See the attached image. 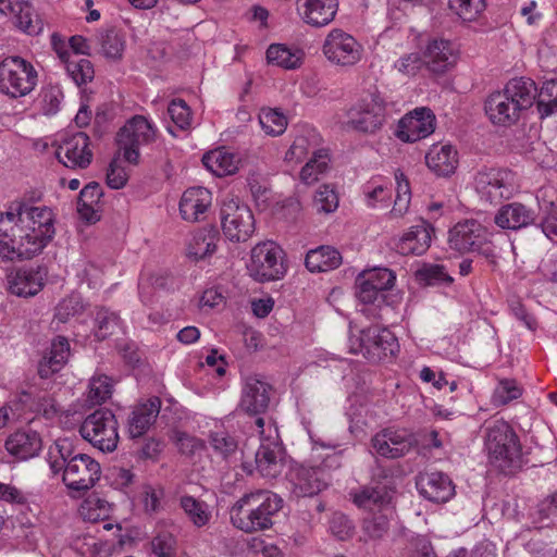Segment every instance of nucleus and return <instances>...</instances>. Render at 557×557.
Masks as SVG:
<instances>
[{"label":"nucleus","instance_id":"29","mask_svg":"<svg viewBox=\"0 0 557 557\" xmlns=\"http://www.w3.org/2000/svg\"><path fill=\"white\" fill-rule=\"evenodd\" d=\"M536 213L521 202L503 206L494 216L497 226L504 230H520L534 223Z\"/></svg>","mask_w":557,"mask_h":557},{"label":"nucleus","instance_id":"26","mask_svg":"<svg viewBox=\"0 0 557 557\" xmlns=\"http://www.w3.org/2000/svg\"><path fill=\"white\" fill-rule=\"evenodd\" d=\"M420 494L434 503H445L449 500L454 493L455 486L449 476L443 472L423 473L417 481Z\"/></svg>","mask_w":557,"mask_h":557},{"label":"nucleus","instance_id":"47","mask_svg":"<svg viewBox=\"0 0 557 557\" xmlns=\"http://www.w3.org/2000/svg\"><path fill=\"white\" fill-rule=\"evenodd\" d=\"M338 195L331 185H322L314 194L313 208L318 213L330 214L338 208Z\"/></svg>","mask_w":557,"mask_h":557},{"label":"nucleus","instance_id":"50","mask_svg":"<svg viewBox=\"0 0 557 557\" xmlns=\"http://www.w3.org/2000/svg\"><path fill=\"white\" fill-rule=\"evenodd\" d=\"M388 517L382 510L363 519L362 530L371 540L382 539L388 532Z\"/></svg>","mask_w":557,"mask_h":557},{"label":"nucleus","instance_id":"31","mask_svg":"<svg viewBox=\"0 0 557 557\" xmlns=\"http://www.w3.org/2000/svg\"><path fill=\"white\" fill-rule=\"evenodd\" d=\"M4 446L10 455L27 460L39 454L42 443L36 431L18 430L7 438Z\"/></svg>","mask_w":557,"mask_h":557},{"label":"nucleus","instance_id":"27","mask_svg":"<svg viewBox=\"0 0 557 557\" xmlns=\"http://www.w3.org/2000/svg\"><path fill=\"white\" fill-rule=\"evenodd\" d=\"M433 231L432 225L422 220L420 224L412 226L397 239L394 247L403 256H420L430 247Z\"/></svg>","mask_w":557,"mask_h":557},{"label":"nucleus","instance_id":"21","mask_svg":"<svg viewBox=\"0 0 557 557\" xmlns=\"http://www.w3.org/2000/svg\"><path fill=\"white\" fill-rule=\"evenodd\" d=\"M486 238V230L475 220L457 223L450 231L448 243L459 252L474 251Z\"/></svg>","mask_w":557,"mask_h":557},{"label":"nucleus","instance_id":"42","mask_svg":"<svg viewBox=\"0 0 557 557\" xmlns=\"http://www.w3.org/2000/svg\"><path fill=\"white\" fill-rule=\"evenodd\" d=\"M97 42L101 48L102 54L107 59L120 60L123 55L125 41L116 30L109 29L100 32L97 35Z\"/></svg>","mask_w":557,"mask_h":557},{"label":"nucleus","instance_id":"28","mask_svg":"<svg viewBox=\"0 0 557 557\" xmlns=\"http://www.w3.org/2000/svg\"><path fill=\"white\" fill-rule=\"evenodd\" d=\"M161 409V399L157 396L137 405L128 417V433L132 438L143 436L156 422Z\"/></svg>","mask_w":557,"mask_h":557},{"label":"nucleus","instance_id":"61","mask_svg":"<svg viewBox=\"0 0 557 557\" xmlns=\"http://www.w3.org/2000/svg\"><path fill=\"white\" fill-rule=\"evenodd\" d=\"M42 111L46 115H53L60 110L63 92L59 86H48L41 91Z\"/></svg>","mask_w":557,"mask_h":557},{"label":"nucleus","instance_id":"41","mask_svg":"<svg viewBox=\"0 0 557 557\" xmlns=\"http://www.w3.org/2000/svg\"><path fill=\"white\" fill-rule=\"evenodd\" d=\"M5 15L11 17L16 27L27 34H36L39 29L33 23L32 7L27 1L13 0Z\"/></svg>","mask_w":557,"mask_h":557},{"label":"nucleus","instance_id":"8","mask_svg":"<svg viewBox=\"0 0 557 557\" xmlns=\"http://www.w3.org/2000/svg\"><path fill=\"white\" fill-rule=\"evenodd\" d=\"M474 188L481 199L498 203L512 195L515 173L508 169L484 168L474 176Z\"/></svg>","mask_w":557,"mask_h":557},{"label":"nucleus","instance_id":"37","mask_svg":"<svg viewBox=\"0 0 557 557\" xmlns=\"http://www.w3.org/2000/svg\"><path fill=\"white\" fill-rule=\"evenodd\" d=\"M219 239V232L214 227L196 232L188 244L187 256L198 261L213 255Z\"/></svg>","mask_w":557,"mask_h":557},{"label":"nucleus","instance_id":"2","mask_svg":"<svg viewBox=\"0 0 557 557\" xmlns=\"http://www.w3.org/2000/svg\"><path fill=\"white\" fill-rule=\"evenodd\" d=\"M283 504V498L271 491L246 493L233 505L231 521L245 533L265 531L272 528Z\"/></svg>","mask_w":557,"mask_h":557},{"label":"nucleus","instance_id":"38","mask_svg":"<svg viewBox=\"0 0 557 557\" xmlns=\"http://www.w3.org/2000/svg\"><path fill=\"white\" fill-rule=\"evenodd\" d=\"M321 137L313 128H304L298 135H296L292 146L285 153V160L287 161H302L310 151L312 153L318 151Z\"/></svg>","mask_w":557,"mask_h":557},{"label":"nucleus","instance_id":"64","mask_svg":"<svg viewBox=\"0 0 557 557\" xmlns=\"http://www.w3.org/2000/svg\"><path fill=\"white\" fill-rule=\"evenodd\" d=\"M109 504L107 500L97 496H90L82 506V515L89 520H98L101 515L108 512Z\"/></svg>","mask_w":557,"mask_h":557},{"label":"nucleus","instance_id":"32","mask_svg":"<svg viewBox=\"0 0 557 557\" xmlns=\"http://www.w3.org/2000/svg\"><path fill=\"white\" fill-rule=\"evenodd\" d=\"M425 162L437 176L448 177L458 166V152L451 145H433L425 156Z\"/></svg>","mask_w":557,"mask_h":557},{"label":"nucleus","instance_id":"46","mask_svg":"<svg viewBox=\"0 0 557 557\" xmlns=\"http://www.w3.org/2000/svg\"><path fill=\"white\" fill-rule=\"evenodd\" d=\"M64 64L69 76L76 85L81 86L94 79L95 71L89 60L72 57L71 59L67 58Z\"/></svg>","mask_w":557,"mask_h":557},{"label":"nucleus","instance_id":"20","mask_svg":"<svg viewBox=\"0 0 557 557\" xmlns=\"http://www.w3.org/2000/svg\"><path fill=\"white\" fill-rule=\"evenodd\" d=\"M398 137L414 143L431 135L435 129V115L428 108H418L400 120Z\"/></svg>","mask_w":557,"mask_h":557},{"label":"nucleus","instance_id":"35","mask_svg":"<svg viewBox=\"0 0 557 557\" xmlns=\"http://www.w3.org/2000/svg\"><path fill=\"white\" fill-rule=\"evenodd\" d=\"M102 195V188L97 182L88 183L81 190L77 201V212L84 221L95 223L100 220L99 202Z\"/></svg>","mask_w":557,"mask_h":557},{"label":"nucleus","instance_id":"60","mask_svg":"<svg viewBox=\"0 0 557 557\" xmlns=\"http://www.w3.org/2000/svg\"><path fill=\"white\" fill-rule=\"evenodd\" d=\"M171 120L181 129H186L190 126L191 114L187 103L182 99L173 100L168 108Z\"/></svg>","mask_w":557,"mask_h":557},{"label":"nucleus","instance_id":"44","mask_svg":"<svg viewBox=\"0 0 557 557\" xmlns=\"http://www.w3.org/2000/svg\"><path fill=\"white\" fill-rule=\"evenodd\" d=\"M537 111L541 119L557 112V79L545 82L537 90Z\"/></svg>","mask_w":557,"mask_h":557},{"label":"nucleus","instance_id":"62","mask_svg":"<svg viewBox=\"0 0 557 557\" xmlns=\"http://www.w3.org/2000/svg\"><path fill=\"white\" fill-rule=\"evenodd\" d=\"M422 66H425L423 55L421 57L418 52L407 53L399 58L394 64V67L398 72L410 76L416 75Z\"/></svg>","mask_w":557,"mask_h":557},{"label":"nucleus","instance_id":"18","mask_svg":"<svg viewBox=\"0 0 557 557\" xmlns=\"http://www.w3.org/2000/svg\"><path fill=\"white\" fill-rule=\"evenodd\" d=\"M55 157L67 168H87L92 159L88 135L83 132H77L70 138L63 140L55 150Z\"/></svg>","mask_w":557,"mask_h":557},{"label":"nucleus","instance_id":"63","mask_svg":"<svg viewBox=\"0 0 557 557\" xmlns=\"http://www.w3.org/2000/svg\"><path fill=\"white\" fill-rule=\"evenodd\" d=\"M356 296L364 305H374L376 301H384L385 295L370 285L360 276L356 280Z\"/></svg>","mask_w":557,"mask_h":557},{"label":"nucleus","instance_id":"43","mask_svg":"<svg viewBox=\"0 0 557 557\" xmlns=\"http://www.w3.org/2000/svg\"><path fill=\"white\" fill-rule=\"evenodd\" d=\"M121 320L116 312L107 308H100L95 317V336L103 341L120 329Z\"/></svg>","mask_w":557,"mask_h":557},{"label":"nucleus","instance_id":"30","mask_svg":"<svg viewBox=\"0 0 557 557\" xmlns=\"http://www.w3.org/2000/svg\"><path fill=\"white\" fill-rule=\"evenodd\" d=\"M392 494L393 490L387 481H377L373 478L369 485L354 494V503L364 509L382 510L389 504Z\"/></svg>","mask_w":557,"mask_h":557},{"label":"nucleus","instance_id":"25","mask_svg":"<svg viewBox=\"0 0 557 557\" xmlns=\"http://www.w3.org/2000/svg\"><path fill=\"white\" fill-rule=\"evenodd\" d=\"M338 10V0H298L297 11L301 20L313 27L330 24Z\"/></svg>","mask_w":557,"mask_h":557},{"label":"nucleus","instance_id":"58","mask_svg":"<svg viewBox=\"0 0 557 557\" xmlns=\"http://www.w3.org/2000/svg\"><path fill=\"white\" fill-rule=\"evenodd\" d=\"M164 491L161 487H153L146 484L143 486L141 498L145 512L148 515L158 513L162 509Z\"/></svg>","mask_w":557,"mask_h":557},{"label":"nucleus","instance_id":"11","mask_svg":"<svg viewBox=\"0 0 557 557\" xmlns=\"http://www.w3.org/2000/svg\"><path fill=\"white\" fill-rule=\"evenodd\" d=\"M282 249L273 242H264L251 249L248 271L258 282L278 280L285 273Z\"/></svg>","mask_w":557,"mask_h":557},{"label":"nucleus","instance_id":"17","mask_svg":"<svg viewBox=\"0 0 557 557\" xmlns=\"http://www.w3.org/2000/svg\"><path fill=\"white\" fill-rule=\"evenodd\" d=\"M458 49L454 42L444 38H433L423 50L425 67L434 74H444L457 63Z\"/></svg>","mask_w":557,"mask_h":557},{"label":"nucleus","instance_id":"5","mask_svg":"<svg viewBox=\"0 0 557 557\" xmlns=\"http://www.w3.org/2000/svg\"><path fill=\"white\" fill-rule=\"evenodd\" d=\"M349 351L361 354L368 361L377 363L391 359L399 351L397 337L387 327L371 325L349 338Z\"/></svg>","mask_w":557,"mask_h":557},{"label":"nucleus","instance_id":"55","mask_svg":"<svg viewBox=\"0 0 557 557\" xmlns=\"http://www.w3.org/2000/svg\"><path fill=\"white\" fill-rule=\"evenodd\" d=\"M259 122L264 132L272 136L281 135L287 126L286 117L276 110L271 109L261 112Z\"/></svg>","mask_w":557,"mask_h":557},{"label":"nucleus","instance_id":"52","mask_svg":"<svg viewBox=\"0 0 557 557\" xmlns=\"http://www.w3.org/2000/svg\"><path fill=\"white\" fill-rule=\"evenodd\" d=\"M151 552L156 557H176V537L172 533L166 531L159 532L151 540Z\"/></svg>","mask_w":557,"mask_h":557},{"label":"nucleus","instance_id":"59","mask_svg":"<svg viewBox=\"0 0 557 557\" xmlns=\"http://www.w3.org/2000/svg\"><path fill=\"white\" fill-rule=\"evenodd\" d=\"M84 305L79 295H71L57 306L55 318L60 322H66L71 317L82 313Z\"/></svg>","mask_w":557,"mask_h":557},{"label":"nucleus","instance_id":"36","mask_svg":"<svg viewBox=\"0 0 557 557\" xmlns=\"http://www.w3.org/2000/svg\"><path fill=\"white\" fill-rule=\"evenodd\" d=\"M342 263V256L334 247L320 246L307 252L305 264L310 272H326Z\"/></svg>","mask_w":557,"mask_h":557},{"label":"nucleus","instance_id":"51","mask_svg":"<svg viewBox=\"0 0 557 557\" xmlns=\"http://www.w3.org/2000/svg\"><path fill=\"white\" fill-rule=\"evenodd\" d=\"M112 381L107 375L92 377L89 383L88 401L91 405L104 403L112 394Z\"/></svg>","mask_w":557,"mask_h":557},{"label":"nucleus","instance_id":"13","mask_svg":"<svg viewBox=\"0 0 557 557\" xmlns=\"http://www.w3.org/2000/svg\"><path fill=\"white\" fill-rule=\"evenodd\" d=\"M361 46L351 35L337 28L330 32L323 45L326 59L342 66L356 64L361 59Z\"/></svg>","mask_w":557,"mask_h":557},{"label":"nucleus","instance_id":"54","mask_svg":"<svg viewBox=\"0 0 557 557\" xmlns=\"http://www.w3.org/2000/svg\"><path fill=\"white\" fill-rule=\"evenodd\" d=\"M449 8L463 21H473L485 9V2L484 0H449Z\"/></svg>","mask_w":557,"mask_h":557},{"label":"nucleus","instance_id":"22","mask_svg":"<svg viewBox=\"0 0 557 557\" xmlns=\"http://www.w3.org/2000/svg\"><path fill=\"white\" fill-rule=\"evenodd\" d=\"M46 273L38 268H20L8 275V288L18 297H33L44 287Z\"/></svg>","mask_w":557,"mask_h":557},{"label":"nucleus","instance_id":"45","mask_svg":"<svg viewBox=\"0 0 557 557\" xmlns=\"http://www.w3.org/2000/svg\"><path fill=\"white\" fill-rule=\"evenodd\" d=\"M329 158L326 150L313 152L312 158L300 171V180L307 185H311L319 180V176L327 170Z\"/></svg>","mask_w":557,"mask_h":557},{"label":"nucleus","instance_id":"14","mask_svg":"<svg viewBox=\"0 0 557 557\" xmlns=\"http://www.w3.org/2000/svg\"><path fill=\"white\" fill-rule=\"evenodd\" d=\"M347 125L351 128L373 134L385 122V102L380 96H371L370 100H363L347 112Z\"/></svg>","mask_w":557,"mask_h":557},{"label":"nucleus","instance_id":"7","mask_svg":"<svg viewBox=\"0 0 557 557\" xmlns=\"http://www.w3.org/2000/svg\"><path fill=\"white\" fill-rule=\"evenodd\" d=\"M79 433L101 451L111 453L117 447V421L109 409H99L88 414L79 426Z\"/></svg>","mask_w":557,"mask_h":557},{"label":"nucleus","instance_id":"15","mask_svg":"<svg viewBox=\"0 0 557 557\" xmlns=\"http://www.w3.org/2000/svg\"><path fill=\"white\" fill-rule=\"evenodd\" d=\"M289 481L295 495L311 497L329 485L331 475L324 471V468L297 465L289 473Z\"/></svg>","mask_w":557,"mask_h":557},{"label":"nucleus","instance_id":"3","mask_svg":"<svg viewBox=\"0 0 557 557\" xmlns=\"http://www.w3.org/2000/svg\"><path fill=\"white\" fill-rule=\"evenodd\" d=\"M55 450L57 457L50 451V469L54 474L63 473L62 480L67 488L87 491L100 479L99 462L87 454L77 453L69 440L57 441Z\"/></svg>","mask_w":557,"mask_h":557},{"label":"nucleus","instance_id":"57","mask_svg":"<svg viewBox=\"0 0 557 557\" xmlns=\"http://www.w3.org/2000/svg\"><path fill=\"white\" fill-rule=\"evenodd\" d=\"M522 394V389L515 380H502L494 391L493 401L497 405H507L511 400L518 399Z\"/></svg>","mask_w":557,"mask_h":557},{"label":"nucleus","instance_id":"53","mask_svg":"<svg viewBox=\"0 0 557 557\" xmlns=\"http://www.w3.org/2000/svg\"><path fill=\"white\" fill-rule=\"evenodd\" d=\"M17 212L13 210V202L5 213H0V258L2 259V246H11V238L14 237L17 228Z\"/></svg>","mask_w":557,"mask_h":557},{"label":"nucleus","instance_id":"23","mask_svg":"<svg viewBox=\"0 0 557 557\" xmlns=\"http://www.w3.org/2000/svg\"><path fill=\"white\" fill-rule=\"evenodd\" d=\"M256 468L259 474L267 479H275L285 468V451L275 441L262 442L256 451Z\"/></svg>","mask_w":557,"mask_h":557},{"label":"nucleus","instance_id":"10","mask_svg":"<svg viewBox=\"0 0 557 557\" xmlns=\"http://www.w3.org/2000/svg\"><path fill=\"white\" fill-rule=\"evenodd\" d=\"M224 236L234 243L247 242L255 233V218L248 206L234 200L224 202L220 210Z\"/></svg>","mask_w":557,"mask_h":557},{"label":"nucleus","instance_id":"39","mask_svg":"<svg viewBox=\"0 0 557 557\" xmlns=\"http://www.w3.org/2000/svg\"><path fill=\"white\" fill-rule=\"evenodd\" d=\"M180 507L196 528L207 525L211 519V511L206 502L195 498L190 495L180 497Z\"/></svg>","mask_w":557,"mask_h":557},{"label":"nucleus","instance_id":"9","mask_svg":"<svg viewBox=\"0 0 557 557\" xmlns=\"http://www.w3.org/2000/svg\"><path fill=\"white\" fill-rule=\"evenodd\" d=\"M157 129L143 115L132 117L117 133L116 141L124 159L133 164L139 160V146L154 141Z\"/></svg>","mask_w":557,"mask_h":557},{"label":"nucleus","instance_id":"4","mask_svg":"<svg viewBox=\"0 0 557 557\" xmlns=\"http://www.w3.org/2000/svg\"><path fill=\"white\" fill-rule=\"evenodd\" d=\"M484 447L490 462L505 474L523 466L522 447L513 429L504 420L484 424Z\"/></svg>","mask_w":557,"mask_h":557},{"label":"nucleus","instance_id":"48","mask_svg":"<svg viewBox=\"0 0 557 557\" xmlns=\"http://www.w3.org/2000/svg\"><path fill=\"white\" fill-rule=\"evenodd\" d=\"M358 276L363 278L374 288L380 290L382 294L391 289L396 281L394 272L386 268H375L372 270L363 271Z\"/></svg>","mask_w":557,"mask_h":557},{"label":"nucleus","instance_id":"12","mask_svg":"<svg viewBox=\"0 0 557 557\" xmlns=\"http://www.w3.org/2000/svg\"><path fill=\"white\" fill-rule=\"evenodd\" d=\"M375 453L387 459H398L418 446V438L408 429L385 428L371 438Z\"/></svg>","mask_w":557,"mask_h":557},{"label":"nucleus","instance_id":"6","mask_svg":"<svg viewBox=\"0 0 557 557\" xmlns=\"http://www.w3.org/2000/svg\"><path fill=\"white\" fill-rule=\"evenodd\" d=\"M37 77L33 64L18 55L7 57L0 62V92L11 98L30 94L37 85Z\"/></svg>","mask_w":557,"mask_h":557},{"label":"nucleus","instance_id":"34","mask_svg":"<svg viewBox=\"0 0 557 557\" xmlns=\"http://www.w3.org/2000/svg\"><path fill=\"white\" fill-rule=\"evenodd\" d=\"M202 163L214 175L222 177L236 173L240 159L237 154L224 148H218L205 153Z\"/></svg>","mask_w":557,"mask_h":557},{"label":"nucleus","instance_id":"33","mask_svg":"<svg viewBox=\"0 0 557 557\" xmlns=\"http://www.w3.org/2000/svg\"><path fill=\"white\" fill-rule=\"evenodd\" d=\"M211 194L205 187H193L184 191L180 201V213L186 221H199L210 205Z\"/></svg>","mask_w":557,"mask_h":557},{"label":"nucleus","instance_id":"19","mask_svg":"<svg viewBox=\"0 0 557 557\" xmlns=\"http://www.w3.org/2000/svg\"><path fill=\"white\" fill-rule=\"evenodd\" d=\"M48 234L30 235L22 231H15L11 238V246H2V260L30 259L40 253L52 240Z\"/></svg>","mask_w":557,"mask_h":557},{"label":"nucleus","instance_id":"24","mask_svg":"<svg viewBox=\"0 0 557 557\" xmlns=\"http://www.w3.org/2000/svg\"><path fill=\"white\" fill-rule=\"evenodd\" d=\"M13 210L17 212V221L27 225L34 226L42 235L54 237L55 234V218L53 211L46 207H35L26 203L25 201H14Z\"/></svg>","mask_w":557,"mask_h":557},{"label":"nucleus","instance_id":"1","mask_svg":"<svg viewBox=\"0 0 557 557\" xmlns=\"http://www.w3.org/2000/svg\"><path fill=\"white\" fill-rule=\"evenodd\" d=\"M536 96L537 87L531 78L516 77L503 90L491 94L484 109L493 124L511 126L534 104Z\"/></svg>","mask_w":557,"mask_h":557},{"label":"nucleus","instance_id":"40","mask_svg":"<svg viewBox=\"0 0 557 557\" xmlns=\"http://www.w3.org/2000/svg\"><path fill=\"white\" fill-rule=\"evenodd\" d=\"M267 60L270 64L285 70H294L300 66L302 52L300 50H292L285 45L273 44L267 50Z\"/></svg>","mask_w":557,"mask_h":557},{"label":"nucleus","instance_id":"56","mask_svg":"<svg viewBox=\"0 0 557 557\" xmlns=\"http://www.w3.org/2000/svg\"><path fill=\"white\" fill-rule=\"evenodd\" d=\"M210 444L213 450L224 459H228L237 450L236 440L223 431L213 432L210 435Z\"/></svg>","mask_w":557,"mask_h":557},{"label":"nucleus","instance_id":"49","mask_svg":"<svg viewBox=\"0 0 557 557\" xmlns=\"http://www.w3.org/2000/svg\"><path fill=\"white\" fill-rule=\"evenodd\" d=\"M417 277L426 285L449 286L454 282V278L442 264H425L417 271Z\"/></svg>","mask_w":557,"mask_h":557},{"label":"nucleus","instance_id":"16","mask_svg":"<svg viewBox=\"0 0 557 557\" xmlns=\"http://www.w3.org/2000/svg\"><path fill=\"white\" fill-rule=\"evenodd\" d=\"M272 386L257 375L246 377L239 401V409L249 416L264 413L270 405Z\"/></svg>","mask_w":557,"mask_h":557}]
</instances>
